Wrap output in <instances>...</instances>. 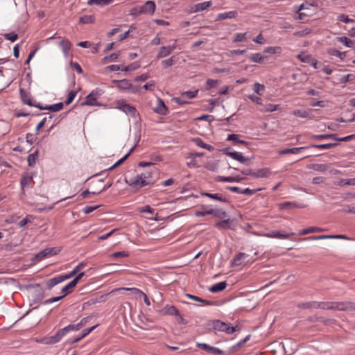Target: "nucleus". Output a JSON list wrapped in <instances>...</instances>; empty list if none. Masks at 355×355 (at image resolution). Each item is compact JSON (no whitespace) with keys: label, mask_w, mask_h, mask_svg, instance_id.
<instances>
[{"label":"nucleus","mask_w":355,"mask_h":355,"mask_svg":"<svg viewBox=\"0 0 355 355\" xmlns=\"http://www.w3.org/2000/svg\"><path fill=\"white\" fill-rule=\"evenodd\" d=\"M270 174L271 171L268 168H263L257 170V171H254L252 177L255 178H266L268 177Z\"/></svg>","instance_id":"nucleus-15"},{"label":"nucleus","mask_w":355,"mask_h":355,"mask_svg":"<svg viewBox=\"0 0 355 355\" xmlns=\"http://www.w3.org/2000/svg\"><path fill=\"white\" fill-rule=\"evenodd\" d=\"M154 111L159 114L166 115L168 112V108L164 102L161 98L157 99V106L154 108Z\"/></svg>","instance_id":"nucleus-14"},{"label":"nucleus","mask_w":355,"mask_h":355,"mask_svg":"<svg viewBox=\"0 0 355 355\" xmlns=\"http://www.w3.org/2000/svg\"><path fill=\"white\" fill-rule=\"evenodd\" d=\"M161 315H179V311L177 308L172 305H166L163 309L159 311Z\"/></svg>","instance_id":"nucleus-12"},{"label":"nucleus","mask_w":355,"mask_h":355,"mask_svg":"<svg viewBox=\"0 0 355 355\" xmlns=\"http://www.w3.org/2000/svg\"><path fill=\"white\" fill-rule=\"evenodd\" d=\"M3 36H4L5 39L10 40L11 42H15L18 38V35L13 32L9 33H6L3 35Z\"/></svg>","instance_id":"nucleus-56"},{"label":"nucleus","mask_w":355,"mask_h":355,"mask_svg":"<svg viewBox=\"0 0 355 355\" xmlns=\"http://www.w3.org/2000/svg\"><path fill=\"white\" fill-rule=\"evenodd\" d=\"M37 156H38V152L37 151H35V153H33L32 154H30L28 156L27 161H28V165L30 166H33L35 165V161H36V159H37Z\"/></svg>","instance_id":"nucleus-40"},{"label":"nucleus","mask_w":355,"mask_h":355,"mask_svg":"<svg viewBox=\"0 0 355 355\" xmlns=\"http://www.w3.org/2000/svg\"><path fill=\"white\" fill-rule=\"evenodd\" d=\"M237 12L235 10L220 13L217 16V19L223 20L225 19H233L237 16Z\"/></svg>","instance_id":"nucleus-23"},{"label":"nucleus","mask_w":355,"mask_h":355,"mask_svg":"<svg viewBox=\"0 0 355 355\" xmlns=\"http://www.w3.org/2000/svg\"><path fill=\"white\" fill-rule=\"evenodd\" d=\"M83 327V324H69L63 329H60L54 336L46 338L44 340L46 344L52 345L58 343L68 332L78 331Z\"/></svg>","instance_id":"nucleus-1"},{"label":"nucleus","mask_w":355,"mask_h":355,"mask_svg":"<svg viewBox=\"0 0 355 355\" xmlns=\"http://www.w3.org/2000/svg\"><path fill=\"white\" fill-rule=\"evenodd\" d=\"M250 60L254 62L263 63L264 57L260 53H253L250 56Z\"/></svg>","instance_id":"nucleus-37"},{"label":"nucleus","mask_w":355,"mask_h":355,"mask_svg":"<svg viewBox=\"0 0 355 355\" xmlns=\"http://www.w3.org/2000/svg\"><path fill=\"white\" fill-rule=\"evenodd\" d=\"M336 40L347 47H352L354 45V42L345 36L336 37Z\"/></svg>","instance_id":"nucleus-35"},{"label":"nucleus","mask_w":355,"mask_h":355,"mask_svg":"<svg viewBox=\"0 0 355 355\" xmlns=\"http://www.w3.org/2000/svg\"><path fill=\"white\" fill-rule=\"evenodd\" d=\"M98 324H96L94 326H92V327L84 329L83 331V334H81V336H80L76 338L74 340L70 341V344L73 345V344H75L77 342L80 341L81 339H83L86 336H87L91 331H92L94 329H95L98 327Z\"/></svg>","instance_id":"nucleus-20"},{"label":"nucleus","mask_w":355,"mask_h":355,"mask_svg":"<svg viewBox=\"0 0 355 355\" xmlns=\"http://www.w3.org/2000/svg\"><path fill=\"white\" fill-rule=\"evenodd\" d=\"M85 266V264L83 262L80 263L78 266H76L73 270H71L69 273L64 275V277L67 279H69L76 275L80 270H82Z\"/></svg>","instance_id":"nucleus-29"},{"label":"nucleus","mask_w":355,"mask_h":355,"mask_svg":"<svg viewBox=\"0 0 355 355\" xmlns=\"http://www.w3.org/2000/svg\"><path fill=\"white\" fill-rule=\"evenodd\" d=\"M53 117V115H49L48 117H44L37 125L36 127V131H38L39 130H40L42 128H43L45 125V123H46V121H48L49 120L51 119Z\"/></svg>","instance_id":"nucleus-57"},{"label":"nucleus","mask_w":355,"mask_h":355,"mask_svg":"<svg viewBox=\"0 0 355 355\" xmlns=\"http://www.w3.org/2000/svg\"><path fill=\"white\" fill-rule=\"evenodd\" d=\"M218 85V80L213 79H208L206 82V88L209 89L213 87H216Z\"/></svg>","instance_id":"nucleus-59"},{"label":"nucleus","mask_w":355,"mask_h":355,"mask_svg":"<svg viewBox=\"0 0 355 355\" xmlns=\"http://www.w3.org/2000/svg\"><path fill=\"white\" fill-rule=\"evenodd\" d=\"M212 327L214 330L223 331L227 334H232L236 331V327H230L227 323L220 320L213 321Z\"/></svg>","instance_id":"nucleus-4"},{"label":"nucleus","mask_w":355,"mask_h":355,"mask_svg":"<svg viewBox=\"0 0 355 355\" xmlns=\"http://www.w3.org/2000/svg\"><path fill=\"white\" fill-rule=\"evenodd\" d=\"M328 239H349L345 235L337 234V235H322V236H309L304 239V240H322Z\"/></svg>","instance_id":"nucleus-11"},{"label":"nucleus","mask_w":355,"mask_h":355,"mask_svg":"<svg viewBox=\"0 0 355 355\" xmlns=\"http://www.w3.org/2000/svg\"><path fill=\"white\" fill-rule=\"evenodd\" d=\"M155 8L156 5L153 1H148L141 6L139 12L140 13L153 15L155 12Z\"/></svg>","instance_id":"nucleus-9"},{"label":"nucleus","mask_w":355,"mask_h":355,"mask_svg":"<svg viewBox=\"0 0 355 355\" xmlns=\"http://www.w3.org/2000/svg\"><path fill=\"white\" fill-rule=\"evenodd\" d=\"M226 286H227L226 282H220L214 284L212 286H211L209 288V291L211 293H218V292L222 291L224 289H225Z\"/></svg>","instance_id":"nucleus-27"},{"label":"nucleus","mask_w":355,"mask_h":355,"mask_svg":"<svg viewBox=\"0 0 355 355\" xmlns=\"http://www.w3.org/2000/svg\"><path fill=\"white\" fill-rule=\"evenodd\" d=\"M248 257V254L243 252L239 253L232 261V266H238L243 263L244 259Z\"/></svg>","instance_id":"nucleus-17"},{"label":"nucleus","mask_w":355,"mask_h":355,"mask_svg":"<svg viewBox=\"0 0 355 355\" xmlns=\"http://www.w3.org/2000/svg\"><path fill=\"white\" fill-rule=\"evenodd\" d=\"M31 180L32 177L31 176L23 177L21 180V184L22 187L29 185L31 182Z\"/></svg>","instance_id":"nucleus-62"},{"label":"nucleus","mask_w":355,"mask_h":355,"mask_svg":"<svg viewBox=\"0 0 355 355\" xmlns=\"http://www.w3.org/2000/svg\"><path fill=\"white\" fill-rule=\"evenodd\" d=\"M336 145V144L329 143L325 144H312L310 146V147L318 149H329Z\"/></svg>","instance_id":"nucleus-43"},{"label":"nucleus","mask_w":355,"mask_h":355,"mask_svg":"<svg viewBox=\"0 0 355 355\" xmlns=\"http://www.w3.org/2000/svg\"><path fill=\"white\" fill-rule=\"evenodd\" d=\"M297 58L302 62H305V63H309L311 60V57L309 55H304V54H299Z\"/></svg>","instance_id":"nucleus-58"},{"label":"nucleus","mask_w":355,"mask_h":355,"mask_svg":"<svg viewBox=\"0 0 355 355\" xmlns=\"http://www.w3.org/2000/svg\"><path fill=\"white\" fill-rule=\"evenodd\" d=\"M265 89V86L259 83H255L253 86L254 91L259 95H262L263 90Z\"/></svg>","instance_id":"nucleus-44"},{"label":"nucleus","mask_w":355,"mask_h":355,"mask_svg":"<svg viewBox=\"0 0 355 355\" xmlns=\"http://www.w3.org/2000/svg\"><path fill=\"white\" fill-rule=\"evenodd\" d=\"M201 196H206V197H208L211 199L216 200H218L220 202H228L227 199L226 198L223 197L220 193H210L202 192V193H201Z\"/></svg>","instance_id":"nucleus-16"},{"label":"nucleus","mask_w":355,"mask_h":355,"mask_svg":"<svg viewBox=\"0 0 355 355\" xmlns=\"http://www.w3.org/2000/svg\"><path fill=\"white\" fill-rule=\"evenodd\" d=\"M59 46L62 48L64 56L67 57L71 46V43L68 40H62L59 43Z\"/></svg>","instance_id":"nucleus-18"},{"label":"nucleus","mask_w":355,"mask_h":355,"mask_svg":"<svg viewBox=\"0 0 355 355\" xmlns=\"http://www.w3.org/2000/svg\"><path fill=\"white\" fill-rule=\"evenodd\" d=\"M193 141L195 143L196 146L198 147H200L204 149H207L209 151L212 150L214 149V147L209 144H205L203 142V141L200 138H194L193 139Z\"/></svg>","instance_id":"nucleus-30"},{"label":"nucleus","mask_w":355,"mask_h":355,"mask_svg":"<svg viewBox=\"0 0 355 355\" xmlns=\"http://www.w3.org/2000/svg\"><path fill=\"white\" fill-rule=\"evenodd\" d=\"M248 98L258 105L262 104V99L257 96L250 94L248 96Z\"/></svg>","instance_id":"nucleus-60"},{"label":"nucleus","mask_w":355,"mask_h":355,"mask_svg":"<svg viewBox=\"0 0 355 355\" xmlns=\"http://www.w3.org/2000/svg\"><path fill=\"white\" fill-rule=\"evenodd\" d=\"M227 155L231 157L232 159L239 161L241 163H245L246 161H248V158L243 156V155L241 153L238 152H229L227 153Z\"/></svg>","instance_id":"nucleus-24"},{"label":"nucleus","mask_w":355,"mask_h":355,"mask_svg":"<svg viewBox=\"0 0 355 355\" xmlns=\"http://www.w3.org/2000/svg\"><path fill=\"white\" fill-rule=\"evenodd\" d=\"M312 110H295L293 111L292 114L300 118H308Z\"/></svg>","instance_id":"nucleus-26"},{"label":"nucleus","mask_w":355,"mask_h":355,"mask_svg":"<svg viewBox=\"0 0 355 355\" xmlns=\"http://www.w3.org/2000/svg\"><path fill=\"white\" fill-rule=\"evenodd\" d=\"M47 257H50L49 254V252L47 250V248L42 250L41 252H40L39 253H37L36 255H35V259L37 261H41L43 259Z\"/></svg>","instance_id":"nucleus-45"},{"label":"nucleus","mask_w":355,"mask_h":355,"mask_svg":"<svg viewBox=\"0 0 355 355\" xmlns=\"http://www.w3.org/2000/svg\"><path fill=\"white\" fill-rule=\"evenodd\" d=\"M174 56L169 58L168 59L162 61V65L164 68H168L174 64Z\"/></svg>","instance_id":"nucleus-52"},{"label":"nucleus","mask_w":355,"mask_h":355,"mask_svg":"<svg viewBox=\"0 0 355 355\" xmlns=\"http://www.w3.org/2000/svg\"><path fill=\"white\" fill-rule=\"evenodd\" d=\"M334 135H328V134H324V135H313L310 137L312 139H317V140H322V139H327L329 138L334 137Z\"/></svg>","instance_id":"nucleus-46"},{"label":"nucleus","mask_w":355,"mask_h":355,"mask_svg":"<svg viewBox=\"0 0 355 355\" xmlns=\"http://www.w3.org/2000/svg\"><path fill=\"white\" fill-rule=\"evenodd\" d=\"M21 98L24 103L28 105L29 106H33L38 107V106H40V105L34 104L32 102L31 96V95L26 92L24 89L21 88L19 90Z\"/></svg>","instance_id":"nucleus-13"},{"label":"nucleus","mask_w":355,"mask_h":355,"mask_svg":"<svg viewBox=\"0 0 355 355\" xmlns=\"http://www.w3.org/2000/svg\"><path fill=\"white\" fill-rule=\"evenodd\" d=\"M79 21L81 24H89L93 21V19L92 16L85 15L81 17L79 19Z\"/></svg>","instance_id":"nucleus-61"},{"label":"nucleus","mask_w":355,"mask_h":355,"mask_svg":"<svg viewBox=\"0 0 355 355\" xmlns=\"http://www.w3.org/2000/svg\"><path fill=\"white\" fill-rule=\"evenodd\" d=\"M279 108V105H274L272 103H269L266 105V107L261 110V112H274L277 110Z\"/></svg>","instance_id":"nucleus-51"},{"label":"nucleus","mask_w":355,"mask_h":355,"mask_svg":"<svg viewBox=\"0 0 355 355\" xmlns=\"http://www.w3.org/2000/svg\"><path fill=\"white\" fill-rule=\"evenodd\" d=\"M140 176H145V179L147 182H148V184H150L152 183H153V171H146L145 173H143L141 174H140Z\"/></svg>","instance_id":"nucleus-47"},{"label":"nucleus","mask_w":355,"mask_h":355,"mask_svg":"<svg viewBox=\"0 0 355 355\" xmlns=\"http://www.w3.org/2000/svg\"><path fill=\"white\" fill-rule=\"evenodd\" d=\"M77 93L78 92L76 91H73V90L70 91L68 94V98L65 101V104L69 105L70 103H71V102L73 101V99L76 96Z\"/></svg>","instance_id":"nucleus-54"},{"label":"nucleus","mask_w":355,"mask_h":355,"mask_svg":"<svg viewBox=\"0 0 355 355\" xmlns=\"http://www.w3.org/2000/svg\"><path fill=\"white\" fill-rule=\"evenodd\" d=\"M186 296L189 298V299H191L194 301H196V302H202L204 303L205 305H210L211 304V302L209 300H203L202 298H200L197 296H195V295H190V294H187Z\"/></svg>","instance_id":"nucleus-42"},{"label":"nucleus","mask_w":355,"mask_h":355,"mask_svg":"<svg viewBox=\"0 0 355 355\" xmlns=\"http://www.w3.org/2000/svg\"><path fill=\"white\" fill-rule=\"evenodd\" d=\"M198 92V89L195 91H187L182 93V96L186 97L188 99H191L197 95Z\"/></svg>","instance_id":"nucleus-50"},{"label":"nucleus","mask_w":355,"mask_h":355,"mask_svg":"<svg viewBox=\"0 0 355 355\" xmlns=\"http://www.w3.org/2000/svg\"><path fill=\"white\" fill-rule=\"evenodd\" d=\"M309 168L320 172H324L327 170V166L326 164H311Z\"/></svg>","instance_id":"nucleus-38"},{"label":"nucleus","mask_w":355,"mask_h":355,"mask_svg":"<svg viewBox=\"0 0 355 355\" xmlns=\"http://www.w3.org/2000/svg\"><path fill=\"white\" fill-rule=\"evenodd\" d=\"M113 0H89L87 4L89 6H104L110 4Z\"/></svg>","instance_id":"nucleus-32"},{"label":"nucleus","mask_w":355,"mask_h":355,"mask_svg":"<svg viewBox=\"0 0 355 355\" xmlns=\"http://www.w3.org/2000/svg\"><path fill=\"white\" fill-rule=\"evenodd\" d=\"M101 95V90L96 89L89 94L85 98V101L82 103V105H98L97 98Z\"/></svg>","instance_id":"nucleus-5"},{"label":"nucleus","mask_w":355,"mask_h":355,"mask_svg":"<svg viewBox=\"0 0 355 355\" xmlns=\"http://www.w3.org/2000/svg\"><path fill=\"white\" fill-rule=\"evenodd\" d=\"M116 108L124 112L126 114H129L132 117H135L137 110L134 106L126 103L124 100H119L116 103Z\"/></svg>","instance_id":"nucleus-3"},{"label":"nucleus","mask_w":355,"mask_h":355,"mask_svg":"<svg viewBox=\"0 0 355 355\" xmlns=\"http://www.w3.org/2000/svg\"><path fill=\"white\" fill-rule=\"evenodd\" d=\"M323 231H324V230L322 229V228H320V227H307L306 229H303V230H300V232L298 233V234L300 235V236H302V235H306V234H310V233L321 232H323Z\"/></svg>","instance_id":"nucleus-25"},{"label":"nucleus","mask_w":355,"mask_h":355,"mask_svg":"<svg viewBox=\"0 0 355 355\" xmlns=\"http://www.w3.org/2000/svg\"><path fill=\"white\" fill-rule=\"evenodd\" d=\"M38 108L41 110H47L52 112H58L61 110L63 108V103H58L49 106H38Z\"/></svg>","instance_id":"nucleus-21"},{"label":"nucleus","mask_w":355,"mask_h":355,"mask_svg":"<svg viewBox=\"0 0 355 355\" xmlns=\"http://www.w3.org/2000/svg\"><path fill=\"white\" fill-rule=\"evenodd\" d=\"M145 178V176L142 177L140 176V175H138L134 178H130V180H127L126 182L129 184L130 186L137 189L144 186L148 185L147 181L144 180Z\"/></svg>","instance_id":"nucleus-7"},{"label":"nucleus","mask_w":355,"mask_h":355,"mask_svg":"<svg viewBox=\"0 0 355 355\" xmlns=\"http://www.w3.org/2000/svg\"><path fill=\"white\" fill-rule=\"evenodd\" d=\"M202 208L203 209H205L204 211H197L196 213H195V216H197V217H200V216H205L206 215H208V214H211V211H209V209H207V206L206 205H202Z\"/></svg>","instance_id":"nucleus-48"},{"label":"nucleus","mask_w":355,"mask_h":355,"mask_svg":"<svg viewBox=\"0 0 355 355\" xmlns=\"http://www.w3.org/2000/svg\"><path fill=\"white\" fill-rule=\"evenodd\" d=\"M64 280H66L64 275H60V276L55 277L54 278L50 279L47 282L48 288L51 289L54 286L57 285L59 283L62 282Z\"/></svg>","instance_id":"nucleus-19"},{"label":"nucleus","mask_w":355,"mask_h":355,"mask_svg":"<svg viewBox=\"0 0 355 355\" xmlns=\"http://www.w3.org/2000/svg\"><path fill=\"white\" fill-rule=\"evenodd\" d=\"M306 148V147H298V148H285L280 151L281 155L286 154H295L299 153L303 149Z\"/></svg>","instance_id":"nucleus-34"},{"label":"nucleus","mask_w":355,"mask_h":355,"mask_svg":"<svg viewBox=\"0 0 355 355\" xmlns=\"http://www.w3.org/2000/svg\"><path fill=\"white\" fill-rule=\"evenodd\" d=\"M215 225L216 227L220 229H229L230 227V219L219 221L216 223Z\"/></svg>","instance_id":"nucleus-41"},{"label":"nucleus","mask_w":355,"mask_h":355,"mask_svg":"<svg viewBox=\"0 0 355 355\" xmlns=\"http://www.w3.org/2000/svg\"><path fill=\"white\" fill-rule=\"evenodd\" d=\"M294 232L291 233H282L279 231L273 230L264 234L268 238H275L279 239H288L290 236L294 235Z\"/></svg>","instance_id":"nucleus-10"},{"label":"nucleus","mask_w":355,"mask_h":355,"mask_svg":"<svg viewBox=\"0 0 355 355\" xmlns=\"http://www.w3.org/2000/svg\"><path fill=\"white\" fill-rule=\"evenodd\" d=\"M139 67V65L137 63L135 62V63L131 64L130 65L125 67L121 70L123 71H132V70L137 69Z\"/></svg>","instance_id":"nucleus-64"},{"label":"nucleus","mask_w":355,"mask_h":355,"mask_svg":"<svg viewBox=\"0 0 355 355\" xmlns=\"http://www.w3.org/2000/svg\"><path fill=\"white\" fill-rule=\"evenodd\" d=\"M117 290L118 291H121V290L130 291L133 294L137 295L138 297H139V298H141V295L144 293L143 291H141V290H139V288H124V287H123V288H118Z\"/></svg>","instance_id":"nucleus-39"},{"label":"nucleus","mask_w":355,"mask_h":355,"mask_svg":"<svg viewBox=\"0 0 355 355\" xmlns=\"http://www.w3.org/2000/svg\"><path fill=\"white\" fill-rule=\"evenodd\" d=\"M76 285L75 284V282H73L72 281H71L70 282H69L65 286H64L62 289V292L64 293V294L62 296H59V297H52V298H50L49 300H46V301L44 302V304H51V303H53V302H58L59 300H60L61 299H62L67 293H70L71 291V290L76 286Z\"/></svg>","instance_id":"nucleus-6"},{"label":"nucleus","mask_w":355,"mask_h":355,"mask_svg":"<svg viewBox=\"0 0 355 355\" xmlns=\"http://www.w3.org/2000/svg\"><path fill=\"white\" fill-rule=\"evenodd\" d=\"M173 52V48H169L167 46H162L159 49V51L157 55V58L159 59L162 58H164L170 55Z\"/></svg>","instance_id":"nucleus-28"},{"label":"nucleus","mask_w":355,"mask_h":355,"mask_svg":"<svg viewBox=\"0 0 355 355\" xmlns=\"http://www.w3.org/2000/svg\"><path fill=\"white\" fill-rule=\"evenodd\" d=\"M279 207L281 209H287V208H294V207L304 208V207H305V206L304 205H297L295 202H285L279 204Z\"/></svg>","instance_id":"nucleus-33"},{"label":"nucleus","mask_w":355,"mask_h":355,"mask_svg":"<svg viewBox=\"0 0 355 355\" xmlns=\"http://www.w3.org/2000/svg\"><path fill=\"white\" fill-rule=\"evenodd\" d=\"M132 150H133V148H132L128 153H127L121 159H120L118 162H116L112 166L108 168V171L112 170L115 167L121 164L128 157V156L130 155V153Z\"/></svg>","instance_id":"nucleus-49"},{"label":"nucleus","mask_w":355,"mask_h":355,"mask_svg":"<svg viewBox=\"0 0 355 355\" xmlns=\"http://www.w3.org/2000/svg\"><path fill=\"white\" fill-rule=\"evenodd\" d=\"M317 309H340L344 310L346 309V306L344 304L334 302H318Z\"/></svg>","instance_id":"nucleus-8"},{"label":"nucleus","mask_w":355,"mask_h":355,"mask_svg":"<svg viewBox=\"0 0 355 355\" xmlns=\"http://www.w3.org/2000/svg\"><path fill=\"white\" fill-rule=\"evenodd\" d=\"M112 83L114 84L117 88L123 92H128L131 93H136L139 91V87L133 85L128 80L123 79L120 80H112Z\"/></svg>","instance_id":"nucleus-2"},{"label":"nucleus","mask_w":355,"mask_h":355,"mask_svg":"<svg viewBox=\"0 0 355 355\" xmlns=\"http://www.w3.org/2000/svg\"><path fill=\"white\" fill-rule=\"evenodd\" d=\"M128 256V253L125 251L121 252H116L110 255V258L117 259L119 257H127Z\"/></svg>","instance_id":"nucleus-53"},{"label":"nucleus","mask_w":355,"mask_h":355,"mask_svg":"<svg viewBox=\"0 0 355 355\" xmlns=\"http://www.w3.org/2000/svg\"><path fill=\"white\" fill-rule=\"evenodd\" d=\"M139 211L140 213H149L152 214L154 211V209L151 208L149 205H146L143 207L139 209Z\"/></svg>","instance_id":"nucleus-63"},{"label":"nucleus","mask_w":355,"mask_h":355,"mask_svg":"<svg viewBox=\"0 0 355 355\" xmlns=\"http://www.w3.org/2000/svg\"><path fill=\"white\" fill-rule=\"evenodd\" d=\"M246 33H236L235 35V37H234V39L233 40L234 42H243L245 40L246 37Z\"/></svg>","instance_id":"nucleus-55"},{"label":"nucleus","mask_w":355,"mask_h":355,"mask_svg":"<svg viewBox=\"0 0 355 355\" xmlns=\"http://www.w3.org/2000/svg\"><path fill=\"white\" fill-rule=\"evenodd\" d=\"M209 211H211V214L216 218H223L226 216V211L222 209H209Z\"/></svg>","instance_id":"nucleus-36"},{"label":"nucleus","mask_w":355,"mask_h":355,"mask_svg":"<svg viewBox=\"0 0 355 355\" xmlns=\"http://www.w3.org/2000/svg\"><path fill=\"white\" fill-rule=\"evenodd\" d=\"M318 302L312 301L299 303L297 307L302 309H317Z\"/></svg>","instance_id":"nucleus-31"},{"label":"nucleus","mask_w":355,"mask_h":355,"mask_svg":"<svg viewBox=\"0 0 355 355\" xmlns=\"http://www.w3.org/2000/svg\"><path fill=\"white\" fill-rule=\"evenodd\" d=\"M211 5L212 2L211 1L199 3L194 5L193 10L194 12H202L209 8Z\"/></svg>","instance_id":"nucleus-22"}]
</instances>
